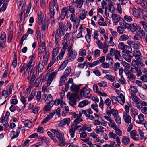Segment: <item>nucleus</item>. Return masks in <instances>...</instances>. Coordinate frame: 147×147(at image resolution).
<instances>
[{"label": "nucleus", "mask_w": 147, "mask_h": 147, "mask_svg": "<svg viewBox=\"0 0 147 147\" xmlns=\"http://www.w3.org/2000/svg\"><path fill=\"white\" fill-rule=\"evenodd\" d=\"M80 88L79 86L75 84H73L70 88V90L74 92V94H71L69 95V97L67 96L69 101V104L72 106H74L76 104V97Z\"/></svg>", "instance_id": "f257e3e1"}, {"label": "nucleus", "mask_w": 147, "mask_h": 147, "mask_svg": "<svg viewBox=\"0 0 147 147\" xmlns=\"http://www.w3.org/2000/svg\"><path fill=\"white\" fill-rule=\"evenodd\" d=\"M45 55L43 57V60L42 62L40 61L37 67L36 68V70L38 72H41L43 69L44 66L47 65L49 57V53L45 51Z\"/></svg>", "instance_id": "f03ea898"}, {"label": "nucleus", "mask_w": 147, "mask_h": 147, "mask_svg": "<svg viewBox=\"0 0 147 147\" xmlns=\"http://www.w3.org/2000/svg\"><path fill=\"white\" fill-rule=\"evenodd\" d=\"M64 34V31L63 30L59 29L56 31L55 35V42L56 44H57L60 40L61 36H63Z\"/></svg>", "instance_id": "7ed1b4c3"}, {"label": "nucleus", "mask_w": 147, "mask_h": 147, "mask_svg": "<svg viewBox=\"0 0 147 147\" xmlns=\"http://www.w3.org/2000/svg\"><path fill=\"white\" fill-rule=\"evenodd\" d=\"M67 51V58L69 60V61H74L76 59L77 54L76 51L75 50H73L72 49L69 50V51Z\"/></svg>", "instance_id": "20e7f679"}, {"label": "nucleus", "mask_w": 147, "mask_h": 147, "mask_svg": "<svg viewBox=\"0 0 147 147\" xmlns=\"http://www.w3.org/2000/svg\"><path fill=\"white\" fill-rule=\"evenodd\" d=\"M110 54L113 56H114L116 59H118L120 61V59L121 57L120 52L118 50H115L114 49L111 48L110 51Z\"/></svg>", "instance_id": "39448f33"}, {"label": "nucleus", "mask_w": 147, "mask_h": 147, "mask_svg": "<svg viewBox=\"0 0 147 147\" xmlns=\"http://www.w3.org/2000/svg\"><path fill=\"white\" fill-rule=\"evenodd\" d=\"M128 44L134 49V52L135 53H138V42L134 40V41L128 40L127 41Z\"/></svg>", "instance_id": "423d86ee"}, {"label": "nucleus", "mask_w": 147, "mask_h": 147, "mask_svg": "<svg viewBox=\"0 0 147 147\" xmlns=\"http://www.w3.org/2000/svg\"><path fill=\"white\" fill-rule=\"evenodd\" d=\"M84 2V0H73L71 5L76 8L80 9L82 6Z\"/></svg>", "instance_id": "0eeeda50"}, {"label": "nucleus", "mask_w": 147, "mask_h": 147, "mask_svg": "<svg viewBox=\"0 0 147 147\" xmlns=\"http://www.w3.org/2000/svg\"><path fill=\"white\" fill-rule=\"evenodd\" d=\"M70 20L72 22H74L75 23L78 24L76 26V28H77L79 26V24L80 22V19L79 18V16H76H76L75 13H73L71 14L70 16Z\"/></svg>", "instance_id": "6e6552de"}, {"label": "nucleus", "mask_w": 147, "mask_h": 147, "mask_svg": "<svg viewBox=\"0 0 147 147\" xmlns=\"http://www.w3.org/2000/svg\"><path fill=\"white\" fill-rule=\"evenodd\" d=\"M108 136L110 138H112L114 139H116V140L117 145H118V146H119L120 144H121L120 139L116 134H114L113 132H110L108 134Z\"/></svg>", "instance_id": "1a4fd4ad"}, {"label": "nucleus", "mask_w": 147, "mask_h": 147, "mask_svg": "<svg viewBox=\"0 0 147 147\" xmlns=\"http://www.w3.org/2000/svg\"><path fill=\"white\" fill-rule=\"evenodd\" d=\"M135 58L136 60H133L132 62V66L134 67V69L137 72L136 75L138 76V55L137 53L135 55Z\"/></svg>", "instance_id": "9d476101"}, {"label": "nucleus", "mask_w": 147, "mask_h": 147, "mask_svg": "<svg viewBox=\"0 0 147 147\" xmlns=\"http://www.w3.org/2000/svg\"><path fill=\"white\" fill-rule=\"evenodd\" d=\"M56 137L58 140H59V145L61 146H63L65 145V143L63 136L61 133L57 136Z\"/></svg>", "instance_id": "9b49d317"}, {"label": "nucleus", "mask_w": 147, "mask_h": 147, "mask_svg": "<svg viewBox=\"0 0 147 147\" xmlns=\"http://www.w3.org/2000/svg\"><path fill=\"white\" fill-rule=\"evenodd\" d=\"M20 131V129L18 127L16 131L13 130L11 133L10 135L12 136L11 139L16 138L18 136Z\"/></svg>", "instance_id": "f8f14e48"}, {"label": "nucleus", "mask_w": 147, "mask_h": 147, "mask_svg": "<svg viewBox=\"0 0 147 147\" xmlns=\"http://www.w3.org/2000/svg\"><path fill=\"white\" fill-rule=\"evenodd\" d=\"M80 94L81 96L86 98L90 97L91 95L90 94V91L89 90H86L85 91L82 90L81 91Z\"/></svg>", "instance_id": "ddd939ff"}, {"label": "nucleus", "mask_w": 147, "mask_h": 147, "mask_svg": "<svg viewBox=\"0 0 147 147\" xmlns=\"http://www.w3.org/2000/svg\"><path fill=\"white\" fill-rule=\"evenodd\" d=\"M111 17L113 21L115 23L118 22L121 18L119 15L114 13L112 14Z\"/></svg>", "instance_id": "4468645a"}, {"label": "nucleus", "mask_w": 147, "mask_h": 147, "mask_svg": "<svg viewBox=\"0 0 147 147\" xmlns=\"http://www.w3.org/2000/svg\"><path fill=\"white\" fill-rule=\"evenodd\" d=\"M68 11V8L67 7H65L62 9L61 11L60 16L62 20H63L65 18L67 13Z\"/></svg>", "instance_id": "2eb2a0df"}, {"label": "nucleus", "mask_w": 147, "mask_h": 147, "mask_svg": "<svg viewBox=\"0 0 147 147\" xmlns=\"http://www.w3.org/2000/svg\"><path fill=\"white\" fill-rule=\"evenodd\" d=\"M55 114V112L50 113L47 117L43 119L41 122V123H46L53 117Z\"/></svg>", "instance_id": "dca6fc26"}, {"label": "nucleus", "mask_w": 147, "mask_h": 147, "mask_svg": "<svg viewBox=\"0 0 147 147\" xmlns=\"http://www.w3.org/2000/svg\"><path fill=\"white\" fill-rule=\"evenodd\" d=\"M123 118L126 123H129L131 122V117L127 113L124 112L123 113Z\"/></svg>", "instance_id": "f3484780"}, {"label": "nucleus", "mask_w": 147, "mask_h": 147, "mask_svg": "<svg viewBox=\"0 0 147 147\" xmlns=\"http://www.w3.org/2000/svg\"><path fill=\"white\" fill-rule=\"evenodd\" d=\"M119 99L118 102L121 104L123 105L125 102V97L123 94L121 93L119 96H117Z\"/></svg>", "instance_id": "a211bd4d"}, {"label": "nucleus", "mask_w": 147, "mask_h": 147, "mask_svg": "<svg viewBox=\"0 0 147 147\" xmlns=\"http://www.w3.org/2000/svg\"><path fill=\"white\" fill-rule=\"evenodd\" d=\"M70 118H67L63 119L61 121L59 124L61 126H63L66 124L69 125L70 122Z\"/></svg>", "instance_id": "6ab92c4d"}, {"label": "nucleus", "mask_w": 147, "mask_h": 147, "mask_svg": "<svg viewBox=\"0 0 147 147\" xmlns=\"http://www.w3.org/2000/svg\"><path fill=\"white\" fill-rule=\"evenodd\" d=\"M130 142V139L129 138L126 136H124L122 137V143L125 145H127Z\"/></svg>", "instance_id": "aec40b11"}, {"label": "nucleus", "mask_w": 147, "mask_h": 147, "mask_svg": "<svg viewBox=\"0 0 147 147\" xmlns=\"http://www.w3.org/2000/svg\"><path fill=\"white\" fill-rule=\"evenodd\" d=\"M131 96L133 101L136 103V107L138 108V98L137 97L136 94L135 93H132Z\"/></svg>", "instance_id": "412c9836"}, {"label": "nucleus", "mask_w": 147, "mask_h": 147, "mask_svg": "<svg viewBox=\"0 0 147 147\" xmlns=\"http://www.w3.org/2000/svg\"><path fill=\"white\" fill-rule=\"evenodd\" d=\"M78 16H79V18L80 19V21L81 20H83L86 17L85 10L84 9L82 10V12L80 13L79 15Z\"/></svg>", "instance_id": "4be33fe9"}, {"label": "nucleus", "mask_w": 147, "mask_h": 147, "mask_svg": "<svg viewBox=\"0 0 147 147\" xmlns=\"http://www.w3.org/2000/svg\"><path fill=\"white\" fill-rule=\"evenodd\" d=\"M130 136L134 140H137L136 136H137V132L135 130H132L130 132Z\"/></svg>", "instance_id": "5701e85b"}, {"label": "nucleus", "mask_w": 147, "mask_h": 147, "mask_svg": "<svg viewBox=\"0 0 147 147\" xmlns=\"http://www.w3.org/2000/svg\"><path fill=\"white\" fill-rule=\"evenodd\" d=\"M75 129L74 128V127H73L72 125L71 126L70 129L69 130V134L72 138H73L75 136V133L76 131Z\"/></svg>", "instance_id": "b1692460"}, {"label": "nucleus", "mask_w": 147, "mask_h": 147, "mask_svg": "<svg viewBox=\"0 0 147 147\" xmlns=\"http://www.w3.org/2000/svg\"><path fill=\"white\" fill-rule=\"evenodd\" d=\"M82 115L79 114L77 117H76V118L74 121V124H79L81 122L83 121V120L81 118Z\"/></svg>", "instance_id": "393cba45"}, {"label": "nucleus", "mask_w": 147, "mask_h": 147, "mask_svg": "<svg viewBox=\"0 0 147 147\" xmlns=\"http://www.w3.org/2000/svg\"><path fill=\"white\" fill-rule=\"evenodd\" d=\"M138 36H140V38H142V37H144L146 34L145 33V32L143 30H142L141 29L140 26H138Z\"/></svg>", "instance_id": "a878e982"}, {"label": "nucleus", "mask_w": 147, "mask_h": 147, "mask_svg": "<svg viewBox=\"0 0 147 147\" xmlns=\"http://www.w3.org/2000/svg\"><path fill=\"white\" fill-rule=\"evenodd\" d=\"M109 12H113L115 10L113 4L111 1H110L108 3Z\"/></svg>", "instance_id": "bb28decb"}, {"label": "nucleus", "mask_w": 147, "mask_h": 147, "mask_svg": "<svg viewBox=\"0 0 147 147\" xmlns=\"http://www.w3.org/2000/svg\"><path fill=\"white\" fill-rule=\"evenodd\" d=\"M53 105L51 102H48L44 107V109L45 111H49L50 110Z\"/></svg>", "instance_id": "cd10ccee"}, {"label": "nucleus", "mask_w": 147, "mask_h": 147, "mask_svg": "<svg viewBox=\"0 0 147 147\" xmlns=\"http://www.w3.org/2000/svg\"><path fill=\"white\" fill-rule=\"evenodd\" d=\"M120 63L122 65L125 67V68H128V69H131V67L130 64L126 63L125 61L122 60H120Z\"/></svg>", "instance_id": "c85d7f7f"}, {"label": "nucleus", "mask_w": 147, "mask_h": 147, "mask_svg": "<svg viewBox=\"0 0 147 147\" xmlns=\"http://www.w3.org/2000/svg\"><path fill=\"white\" fill-rule=\"evenodd\" d=\"M62 49H65H65H67L68 51H69V50H71V49H73L72 46L71 45H69L66 42L65 45L63 46Z\"/></svg>", "instance_id": "c756f323"}, {"label": "nucleus", "mask_w": 147, "mask_h": 147, "mask_svg": "<svg viewBox=\"0 0 147 147\" xmlns=\"http://www.w3.org/2000/svg\"><path fill=\"white\" fill-rule=\"evenodd\" d=\"M83 29V28H82V24L80 26L78 29V30L80 31V32L77 34L76 36V38H79L82 36V32Z\"/></svg>", "instance_id": "7c9ffc66"}, {"label": "nucleus", "mask_w": 147, "mask_h": 147, "mask_svg": "<svg viewBox=\"0 0 147 147\" xmlns=\"http://www.w3.org/2000/svg\"><path fill=\"white\" fill-rule=\"evenodd\" d=\"M71 71V67H68L65 70L63 75L67 77L70 74Z\"/></svg>", "instance_id": "2f4dec72"}, {"label": "nucleus", "mask_w": 147, "mask_h": 147, "mask_svg": "<svg viewBox=\"0 0 147 147\" xmlns=\"http://www.w3.org/2000/svg\"><path fill=\"white\" fill-rule=\"evenodd\" d=\"M25 126L27 127L30 128L32 125V123L31 121L27 120L23 121Z\"/></svg>", "instance_id": "473e14b6"}, {"label": "nucleus", "mask_w": 147, "mask_h": 147, "mask_svg": "<svg viewBox=\"0 0 147 147\" xmlns=\"http://www.w3.org/2000/svg\"><path fill=\"white\" fill-rule=\"evenodd\" d=\"M55 74L56 73L55 72H53L51 73L48 77L47 81L51 82L54 76H55Z\"/></svg>", "instance_id": "72a5a7b5"}, {"label": "nucleus", "mask_w": 147, "mask_h": 147, "mask_svg": "<svg viewBox=\"0 0 147 147\" xmlns=\"http://www.w3.org/2000/svg\"><path fill=\"white\" fill-rule=\"evenodd\" d=\"M146 2L144 0H138V7H141L144 8L145 7V4Z\"/></svg>", "instance_id": "f704fd0d"}, {"label": "nucleus", "mask_w": 147, "mask_h": 147, "mask_svg": "<svg viewBox=\"0 0 147 147\" xmlns=\"http://www.w3.org/2000/svg\"><path fill=\"white\" fill-rule=\"evenodd\" d=\"M43 17L44 14L43 13L40 12V14L38 15V24L40 25L42 23L43 19Z\"/></svg>", "instance_id": "c9c22d12"}, {"label": "nucleus", "mask_w": 147, "mask_h": 147, "mask_svg": "<svg viewBox=\"0 0 147 147\" xmlns=\"http://www.w3.org/2000/svg\"><path fill=\"white\" fill-rule=\"evenodd\" d=\"M113 56L110 53V54H107L106 57V60H108L109 62L111 63V64L113 63V59L112 57Z\"/></svg>", "instance_id": "e433bc0d"}, {"label": "nucleus", "mask_w": 147, "mask_h": 147, "mask_svg": "<svg viewBox=\"0 0 147 147\" xmlns=\"http://www.w3.org/2000/svg\"><path fill=\"white\" fill-rule=\"evenodd\" d=\"M65 52V50L64 49H61L59 55L57 57V58H58L59 57V59L60 60H61L62 59Z\"/></svg>", "instance_id": "4c0bfd02"}, {"label": "nucleus", "mask_w": 147, "mask_h": 147, "mask_svg": "<svg viewBox=\"0 0 147 147\" xmlns=\"http://www.w3.org/2000/svg\"><path fill=\"white\" fill-rule=\"evenodd\" d=\"M129 37L128 36L125 34H123L120 36L119 40L125 41L129 39Z\"/></svg>", "instance_id": "58836bf2"}, {"label": "nucleus", "mask_w": 147, "mask_h": 147, "mask_svg": "<svg viewBox=\"0 0 147 147\" xmlns=\"http://www.w3.org/2000/svg\"><path fill=\"white\" fill-rule=\"evenodd\" d=\"M114 119L116 123L118 125H120L121 123V119L119 115H118L114 117Z\"/></svg>", "instance_id": "ea45409f"}, {"label": "nucleus", "mask_w": 147, "mask_h": 147, "mask_svg": "<svg viewBox=\"0 0 147 147\" xmlns=\"http://www.w3.org/2000/svg\"><path fill=\"white\" fill-rule=\"evenodd\" d=\"M59 50V48L57 47L54 49L53 52V58H55V57L58 53Z\"/></svg>", "instance_id": "a19ab883"}, {"label": "nucleus", "mask_w": 147, "mask_h": 147, "mask_svg": "<svg viewBox=\"0 0 147 147\" xmlns=\"http://www.w3.org/2000/svg\"><path fill=\"white\" fill-rule=\"evenodd\" d=\"M104 77L107 79L109 80L111 82L114 81L115 80L114 77L110 75H107L104 76Z\"/></svg>", "instance_id": "79ce46f5"}, {"label": "nucleus", "mask_w": 147, "mask_h": 147, "mask_svg": "<svg viewBox=\"0 0 147 147\" xmlns=\"http://www.w3.org/2000/svg\"><path fill=\"white\" fill-rule=\"evenodd\" d=\"M88 103V102L87 100H85L80 102L79 104V106L80 107H82L87 105Z\"/></svg>", "instance_id": "37998d69"}, {"label": "nucleus", "mask_w": 147, "mask_h": 147, "mask_svg": "<svg viewBox=\"0 0 147 147\" xmlns=\"http://www.w3.org/2000/svg\"><path fill=\"white\" fill-rule=\"evenodd\" d=\"M49 10L50 11H51V9L53 10L52 11L53 12H55V10L58 11V6H56L54 5H52V4H49Z\"/></svg>", "instance_id": "c03bdc74"}, {"label": "nucleus", "mask_w": 147, "mask_h": 147, "mask_svg": "<svg viewBox=\"0 0 147 147\" xmlns=\"http://www.w3.org/2000/svg\"><path fill=\"white\" fill-rule=\"evenodd\" d=\"M66 77L64 75H62L61 76L60 81V85L61 86L63 85L65 82V81L66 80Z\"/></svg>", "instance_id": "a18cd8bd"}, {"label": "nucleus", "mask_w": 147, "mask_h": 147, "mask_svg": "<svg viewBox=\"0 0 147 147\" xmlns=\"http://www.w3.org/2000/svg\"><path fill=\"white\" fill-rule=\"evenodd\" d=\"M73 6H74V5H71V3L67 7L68 8V10H69V11L70 12L72 13H75V9L74 8H73Z\"/></svg>", "instance_id": "49530a36"}, {"label": "nucleus", "mask_w": 147, "mask_h": 147, "mask_svg": "<svg viewBox=\"0 0 147 147\" xmlns=\"http://www.w3.org/2000/svg\"><path fill=\"white\" fill-rule=\"evenodd\" d=\"M36 93V91L35 90L31 92V95L29 97L28 99V100L29 101H30L33 99L34 96L35 95Z\"/></svg>", "instance_id": "de8ad7c7"}, {"label": "nucleus", "mask_w": 147, "mask_h": 147, "mask_svg": "<svg viewBox=\"0 0 147 147\" xmlns=\"http://www.w3.org/2000/svg\"><path fill=\"white\" fill-rule=\"evenodd\" d=\"M131 47L129 46L126 45L125 48V49L123 50L122 52L123 53L126 52H131Z\"/></svg>", "instance_id": "09e8293b"}, {"label": "nucleus", "mask_w": 147, "mask_h": 147, "mask_svg": "<svg viewBox=\"0 0 147 147\" xmlns=\"http://www.w3.org/2000/svg\"><path fill=\"white\" fill-rule=\"evenodd\" d=\"M117 32L120 34H122L124 31V28L122 26H119L117 28Z\"/></svg>", "instance_id": "8fccbe9b"}, {"label": "nucleus", "mask_w": 147, "mask_h": 147, "mask_svg": "<svg viewBox=\"0 0 147 147\" xmlns=\"http://www.w3.org/2000/svg\"><path fill=\"white\" fill-rule=\"evenodd\" d=\"M132 14L135 17L137 18H138V9L134 7L132 8Z\"/></svg>", "instance_id": "3c124183"}, {"label": "nucleus", "mask_w": 147, "mask_h": 147, "mask_svg": "<svg viewBox=\"0 0 147 147\" xmlns=\"http://www.w3.org/2000/svg\"><path fill=\"white\" fill-rule=\"evenodd\" d=\"M83 113L85 114L86 116L87 117H88V116H90L89 114H88V112H87L86 110H81L80 111L79 115H82V114Z\"/></svg>", "instance_id": "603ef678"}, {"label": "nucleus", "mask_w": 147, "mask_h": 147, "mask_svg": "<svg viewBox=\"0 0 147 147\" xmlns=\"http://www.w3.org/2000/svg\"><path fill=\"white\" fill-rule=\"evenodd\" d=\"M86 54V52L85 50L83 49H80L79 51V55L82 56H85Z\"/></svg>", "instance_id": "864d4df0"}, {"label": "nucleus", "mask_w": 147, "mask_h": 147, "mask_svg": "<svg viewBox=\"0 0 147 147\" xmlns=\"http://www.w3.org/2000/svg\"><path fill=\"white\" fill-rule=\"evenodd\" d=\"M111 114H112V115L114 117L118 115V111L115 109H111Z\"/></svg>", "instance_id": "5fc2aeb1"}, {"label": "nucleus", "mask_w": 147, "mask_h": 147, "mask_svg": "<svg viewBox=\"0 0 147 147\" xmlns=\"http://www.w3.org/2000/svg\"><path fill=\"white\" fill-rule=\"evenodd\" d=\"M41 80V78L40 77L38 79L36 80L34 84V86L36 87H38L40 84V81Z\"/></svg>", "instance_id": "6e6d98bb"}, {"label": "nucleus", "mask_w": 147, "mask_h": 147, "mask_svg": "<svg viewBox=\"0 0 147 147\" xmlns=\"http://www.w3.org/2000/svg\"><path fill=\"white\" fill-rule=\"evenodd\" d=\"M9 95V93L7 90H3L2 92V96L5 98L7 97Z\"/></svg>", "instance_id": "4d7b16f0"}, {"label": "nucleus", "mask_w": 147, "mask_h": 147, "mask_svg": "<svg viewBox=\"0 0 147 147\" xmlns=\"http://www.w3.org/2000/svg\"><path fill=\"white\" fill-rule=\"evenodd\" d=\"M0 39H1V40H3L2 42H3V43L4 42H5L6 34L5 32H3L1 34L0 37Z\"/></svg>", "instance_id": "13d9d810"}, {"label": "nucleus", "mask_w": 147, "mask_h": 147, "mask_svg": "<svg viewBox=\"0 0 147 147\" xmlns=\"http://www.w3.org/2000/svg\"><path fill=\"white\" fill-rule=\"evenodd\" d=\"M126 46L124 45L123 42H120L118 45V46L119 49L123 50L125 49Z\"/></svg>", "instance_id": "bf43d9fd"}, {"label": "nucleus", "mask_w": 147, "mask_h": 147, "mask_svg": "<svg viewBox=\"0 0 147 147\" xmlns=\"http://www.w3.org/2000/svg\"><path fill=\"white\" fill-rule=\"evenodd\" d=\"M138 133L140 134V139L142 140H144V141L146 140V138L144 137V134L142 132V131L140 129H138Z\"/></svg>", "instance_id": "052dcab7"}, {"label": "nucleus", "mask_w": 147, "mask_h": 147, "mask_svg": "<svg viewBox=\"0 0 147 147\" xmlns=\"http://www.w3.org/2000/svg\"><path fill=\"white\" fill-rule=\"evenodd\" d=\"M115 132L119 136H121L122 135V131L118 128H115L114 129Z\"/></svg>", "instance_id": "680f3d73"}, {"label": "nucleus", "mask_w": 147, "mask_h": 147, "mask_svg": "<svg viewBox=\"0 0 147 147\" xmlns=\"http://www.w3.org/2000/svg\"><path fill=\"white\" fill-rule=\"evenodd\" d=\"M137 24L136 23H133L131 27L130 28V29L133 32L135 31L137 29Z\"/></svg>", "instance_id": "e2e57ef3"}, {"label": "nucleus", "mask_w": 147, "mask_h": 147, "mask_svg": "<svg viewBox=\"0 0 147 147\" xmlns=\"http://www.w3.org/2000/svg\"><path fill=\"white\" fill-rule=\"evenodd\" d=\"M120 64L118 62L116 63L114 65L113 69L114 71H117L119 68Z\"/></svg>", "instance_id": "0e129e2a"}, {"label": "nucleus", "mask_w": 147, "mask_h": 147, "mask_svg": "<svg viewBox=\"0 0 147 147\" xmlns=\"http://www.w3.org/2000/svg\"><path fill=\"white\" fill-rule=\"evenodd\" d=\"M124 18L126 21L128 22H130L132 20V18L129 16L126 15L124 16Z\"/></svg>", "instance_id": "69168bd1"}, {"label": "nucleus", "mask_w": 147, "mask_h": 147, "mask_svg": "<svg viewBox=\"0 0 147 147\" xmlns=\"http://www.w3.org/2000/svg\"><path fill=\"white\" fill-rule=\"evenodd\" d=\"M111 99V100L112 103H115L117 101L118 102V98L114 96H111L110 97Z\"/></svg>", "instance_id": "338daca9"}, {"label": "nucleus", "mask_w": 147, "mask_h": 147, "mask_svg": "<svg viewBox=\"0 0 147 147\" xmlns=\"http://www.w3.org/2000/svg\"><path fill=\"white\" fill-rule=\"evenodd\" d=\"M115 142H111L110 144H105L103 146V147H114L115 144Z\"/></svg>", "instance_id": "774afa93"}]
</instances>
